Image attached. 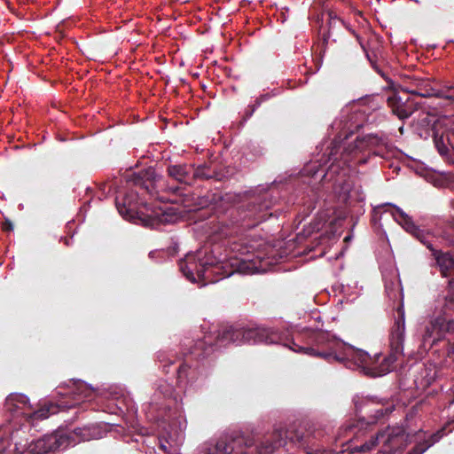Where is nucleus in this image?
Returning <instances> with one entry per match:
<instances>
[{"instance_id":"1","label":"nucleus","mask_w":454,"mask_h":454,"mask_svg":"<svg viewBox=\"0 0 454 454\" xmlns=\"http://www.w3.org/2000/svg\"><path fill=\"white\" fill-rule=\"evenodd\" d=\"M404 333V309L403 306H399L389 334L390 353L380 364V355L371 356L364 350L346 348L342 342L322 331H305L301 336L307 339V346H301L293 341V346L290 348L295 352L304 353L328 362L348 360L360 367L364 374L379 377L392 371L395 363L403 355Z\"/></svg>"},{"instance_id":"2","label":"nucleus","mask_w":454,"mask_h":454,"mask_svg":"<svg viewBox=\"0 0 454 454\" xmlns=\"http://www.w3.org/2000/svg\"><path fill=\"white\" fill-rule=\"evenodd\" d=\"M277 340V333L270 328L225 325L196 340L191 348V354L200 360L213 354L216 348L231 342L274 343Z\"/></svg>"},{"instance_id":"3","label":"nucleus","mask_w":454,"mask_h":454,"mask_svg":"<svg viewBox=\"0 0 454 454\" xmlns=\"http://www.w3.org/2000/svg\"><path fill=\"white\" fill-rule=\"evenodd\" d=\"M269 198L270 195L264 193L247 204L230 209L231 223H224L227 230H222L223 234L225 236L239 235L266 221L272 215V213L269 211L270 208Z\"/></svg>"},{"instance_id":"4","label":"nucleus","mask_w":454,"mask_h":454,"mask_svg":"<svg viewBox=\"0 0 454 454\" xmlns=\"http://www.w3.org/2000/svg\"><path fill=\"white\" fill-rule=\"evenodd\" d=\"M57 394L62 396L56 403H49L30 414L33 420L44 419L60 410L74 408L93 399L95 393L85 382L70 381L67 386L58 387Z\"/></svg>"},{"instance_id":"5","label":"nucleus","mask_w":454,"mask_h":454,"mask_svg":"<svg viewBox=\"0 0 454 454\" xmlns=\"http://www.w3.org/2000/svg\"><path fill=\"white\" fill-rule=\"evenodd\" d=\"M326 22H322L318 27V35L320 38V53H324L331 45L342 43L344 40L345 30H349L357 39L361 47L365 51V47L358 35L348 28L345 21L339 17L337 12L329 10L326 12Z\"/></svg>"},{"instance_id":"6","label":"nucleus","mask_w":454,"mask_h":454,"mask_svg":"<svg viewBox=\"0 0 454 454\" xmlns=\"http://www.w3.org/2000/svg\"><path fill=\"white\" fill-rule=\"evenodd\" d=\"M402 90L420 98L435 97L454 103V85L442 90L434 88V82L419 74L405 75L403 80Z\"/></svg>"},{"instance_id":"7","label":"nucleus","mask_w":454,"mask_h":454,"mask_svg":"<svg viewBox=\"0 0 454 454\" xmlns=\"http://www.w3.org/2000/svg\"><path fill=\"white\" fill-rule=\"evenodd\" d=\"M179 268L184 276L192 282L196 280V277L205 281L216 282L223 265L194 254H188L184 261L180 262Z\"/></svg>"},{"instance_id":"8","label":"nucleus","mask_w":454,"mask_h":454,"mask_svg":"<svg viewBox=\"0 0 454 454\" xmlns=\"http://www.w3.org/2000/svg\"><path fill=\"white\" fill-rule=\"evenodd\" d=\"M253 443L243 435L233 433L222 436L215 444L217 451L223 454H249L244 451V448H250Z\"/></svg>"},{"instance_id":"9","label":"nucleus","mask_w":454,"mask_h":454,"mask_svg":"<svg viewBox=\"0 0 454 454\" xmlns=\"http://www.w3.org/2000/svg\"><path fill=\"white\" fill-rule=\"evenodd\" d=\"M434 142L441 155L454 153V124L448 126L437 122L434 125Z\"/></svg>"},{"instance_id":"10","label":"nucleus","mask_w":454,"mask_h":454,"mask_svg":"<svg viewBox=\"0 0 454 454\" xmlns=\"http://www.w3.org/2000/svg\"><path fill=\"white\" fill-rule=\"evenodd\" d=\"M232 175L231 170L229 168H215L211 164H200L195 166L192 164V184L196 181H224L231 177Z\"/></svg>"},{"instance_id":"11","label":"nucleus","mask_w":454,"mask_h":454,"mask_svg":"<svg viewBox=\"0 0 454 454\" xmlns=\"http://www.w3.org/2000/svg\"><path fill=\"white\" fill-rule=\"evenodd\" d=\"M231 270H227L223 265L220 274H218L219 280L231 276L234 272L241 274H253L258 271L259 265L256 261L250 258H233L230 262Z\"/></svg>"},{"instance_id":"12","label":"nucleus","mask_w":454,"mask_h":454,"mask_svg":"<svg viewBox=\"0 0 454 454\" xmlns=\"http://www.w3.org/2000/svg\"><path fill=\"white\" fill-rule=\"evenodd\" d=\"M387 144V137L369 134L364 137H357L351 152L354 150L362 151L364 149H370L373 150L375 155L382 156L386 151Z\"/></svg>"},{"instance_id":"13","label":"nucleus","mask_w":454,"mask_h":454,"mask_svg":"<svg viewBox=\"0 0 454 454\" xmlns=\"http://www.w3.org/2000/svg\"><path fill=\"white\" fill-rule=\"evenodd\" d=\"M156 173L153 168L134 172L128 176L127 181L135 186L145 190L148 194L153 195L155 192Z\"/></svg>"},{"instance_id":"14","label":"nucleus","mask_w":454,"mask_h":454,"mask_svg":"<svg viewBox=\"0 0 454 454\" xmlns=\"http://www.w3.org/2000/svg\"><path fill=\"white\" fill-rule=\"evenodd\" d=\"M283 433L275 427L270 434L264 435L261 442L256 445L257 454H273L277 450L285 446Z\"/></svg>"},{"instance_id":"15","label":"nucleus","mask_w":454,"mask_h":454,"mask_svg":"<svg viewBox=\"0 0 454 454\" xmlns=\"http://www.w3.org/2000/svg\"><path fill=\"white\" fill-rule=\"evenodd\" d=\"M192 164H173L167 168V173L169 177L180 184L186 185L192 184Z\"/></svg>"},{"instance_id":"16","label":"nucleus","mask_w":454,"mask_h":454,"mask_svg":"<svg viewBox=\"0 0 454 454\" xmlns=\"http://www.w3.org/2000/svg\"><path fill=\"white\" fill-rule=\"evenodd\" d=\"M436 264L439 267L441 274L443 277H454V255L449 252H442L441 250H434V254ZM454 284V278L450 280V285Z\"/></svg>"},{"instance_id":"17","label":"nucleus","mask_w":454,"mask_h":454,"mask_svg":"<svg viewBox=\"0 0 454 454\" xmlns=\"http://www.w3.org/2000/svg\"><path fill=\"white\" fill-rule=\"evenodd\" d=\"M334 191L340 202L350 205L353 202V184L349 179L338 178L335 182Z\"/></svg>"},{"instance_id":"18","label":"nucleus","mask_w":454,"mask_h":454,"mask_svg":"<svg viewBox=\"0 0 454 454\" xmlns=\"http://www.w3.org/2000/svg\"><path fill=\"white\" fill-rule=\"evenodd\" d=\"M28 398L23 394H10L4 403V408L7 411L15 414L19 411H23L28 405Z\"/></svg>"},{"instance_id":"19","label":"nucleus","mask_w":454,"mask_h":454,"mask_svg":"<svg viewBox=\"0 0 454 454\" xmlns=\"http://www.w3.org/2000/svg\"><path fill=\"white\" fill-rule=\"evenodd\" d=\"M387 104L393 114L397 116L399 120H404L403 111L405 110L407 106V97L403 98L396 92H392L391 95L387 98Z\"/></svg>"},{"instance_id":"20","label":"nucleus","mask_w":454,"mask_h":454,"mask_svg":"<svg viewBox=\"0 0 454 454\" xmlns=\"http://www.w3.org/2000/svg\"><path fill=\"white\" fill-rule=\"evenodd\" d=\"M277 429H279V431L283 433V438L286 440L285 445H286L287 442H301L303 439V432L300 431L295 425L277 427Z\"/></svg>"},{"instance_id":"21","label":"nucleus","mask_w":454,"mask_h":454,"mask_svg":"<svg viewBox=\"0 0 454 454\" xmlns=\"http://www.w3.org/2000/svg\"><path fill=\"white\" fill-rule=\"evenodd\" d=\"M443 432L444 428L433 434L428 440L417 443L413 448L414 454L424 453L429 447H431L442 437V435L444 434Z\"/></svg>"},{"instance_id":"22","label":"nucleus","mask_w":454,"mask_h":454,"mask_svg":"<svg viewBox=\"0 0 454 454\" xmlns=\"http://www.w3.org/2000/svg\"><path fill=\"white\" fill-rule=\"evenodd\" d=\"M395 210L399 215L400 223L406 230V231H408L411 235H413L419 227H418L413 223L411 218L406 213H404L402 209H400L399 207H395Z\"/></svg>"},{"instance_id":"23","label":"nucleus","mask_w":454,"mask_h":454,"mask_svg":"<svg viewBox=\"0 0 454 454\" xmlns=\"http://www.w3.org/2000/svg\"><path fill=\"white\" fill-rule=\"evenodd\" d=\"M185 356V360L184 362H183L177 368L176 370V374H177V380L178 382H182L183 380H184L186 378H187V375H188V371L189 369L191 368V365L188 364V360L189 358H191L192 360L194 359L198 362H200L202 361L203 359H200V360H198L196 359L193 356H192L191 354V349L189 350V352L187 354H184Z\"/></svg>"},{"instance_id":"24","label":"nucleus","mask_w":454,"mask_h":454,"mask_svg":"<svg viewBox=\"0 0 454 454\" xmlns=\"http://www.w3.org/2000/svg\"><path fill=\"white\" fill-rule=\"evenodd\" d=\"M412 236L425 245L432 252V255L434 254L435 249L433 247V237L429 232L419 228Z\"/></svg>"},{"instance_id":"25","label":"nucleus","mask_w":454,"mask_h":454,"mask_svg":"<svg viewBox=\"0 0 454 454\" xmlns=\"http://www.w3.org/2000/svg\"><path fill=\"white\" fill-rule=\"evenodd\" d=\"M434 329L435 326L434 324H430L429 325L426 326L425 332L422 336V344L424 347L428 345L429 348H432L439 340V338H433Z\"/></svg>"},{"instance_id":"26","label":"nucleus","mask_w":454,"mask_h":454,"mask_svg":"<svg viewBox=\"0 0 454 454\" xmlns=\"http://www.w3.org/2000/svg\"><path fill=\"white\" fill-rule=\"evenodd\" d=\"M405 110L403 111L404 115V120L408 119L414 114L416 111L422 108V104L419 101H417L415 98H411L407 97V104Z\"/></svg>"},{"instance_id":"27","label":"nucleus","mask_w":454,"mask_h":454,"mask_svg":"<svg viewBox=\"0 0 454 454\" xmlns=\"http://www.w3.org/2000/svg\"><path fill=\"white\" fill-rule=\"evenodd\" d=\"M395 409L393 404L382 405L380 408L373 411V420L372 422H376L381 419H384L386 416H388Z\"/></svg>"},{"instance_id":"28","label":"nucleus","mask_w":454,"mask_h":454,"mask_svg":"<svg viewBox=\"0 0 454 454\" xmlns=\"http://www.w3.org/2000/svg\"><path fill=\"white\" fill-rule=\"evenodd\" d=\"M123 200V203L121 204L118 199H116L115 204L119 213L125 218H127L128 216L132 217L133 209L130 207V204L129 203V206H127L126 199H124Z\"/></svg>"},{"instance_id":"29","label":"nucleus","mask_w":454,"mask_h":454,"mask_svg":"<svg viewBox=\"0 0 454 454\" xmlns=\"http://www.w3.org/2000/svg\"><path fill=\"white\" fill-rule=\"evenodd\" d=\"M157 359L160 363L163 364V370L166 373L168 372L167 367H169L171 364L175 363V360L172 359L166 352L160 351L157 355Z\"/></svg>"},{"instance_id":"30","label":"nucleus","mask_w":454,"mask_h":454,"mask_svg":"<svg viewBox=\"0 0 454 454\" xmlns=\"http://www.w3.org/2000/svg\"><path fill=\"white\" fill-rule=\"evenodd\" d=\"M260 106V100L256 99L254 105H250L247 106L244 113L243 119L246 121L249 119L254 113L255 109Z\"/></svg>"},{"instance_id":"31","label":"nucleus","mask_w":454,"mask_h":454,"mask_svg":"<svg viewBox=\"0 0 454 454\" xmlns=\"http://www.w3.org/2000/svg\"><path fill=\"white\" fill-rule=\"evenodd\" d=\"M2 230L4 231H13V224L9 219H5L4 222L2 223Z\"/></svg>"},{"instance_id":"32","label":"nucleus","mask_w":454,"mask_h":454,"mask_svg":"<svg viewBox=\"0 0 454 454\" xmlns=\"http://www.w3.org/2000/svg\"><path fill=\"white\" fill-rule=\"evenodd\" d=\"M168 190L170 191L172 193L177 194L180 191L179 186H169L168 187Z\"/></svg>"},{"instance_id":"33","label":"nucleus","mask_w":454,"mask_h":454,"mask_svg":"<svg viewBox=\"0 0 454 454\" xmlns=\"http://www.w3.org/2000/svg\"><path fill=\"white\" fill-rule=\"evenodd\" d=\"M366 56L368 58L369 61L371 62V64L372 65V67H374V69L377 70L380 73V70L376 67L374 61L372 59V58H371V56H370V54L368 52H366Z\"/></svg>"},{"instance_id":"34","label":"nucleus","mask_w":454,"mask_h":454,"mask_svg":"<svg viewBox=\"0 0 454 454\" xmlns=\"http://www.w3.org/2000/svg\"><path fill=\"white\" fill-rule=\"evenodd\" d=\"M168 219L167 218V216H165L164 215H162V217L160 218V222H168Z\"/></svg>"},{"instance_id":"35","label":"nucleus","mask_w":454,"mask_h":454,"mask_svg":"<svg viewBox=\"0 0 454 454\" xmlns=\"http://www.w3.org/2000/svg\"><path fill=\"white\" fill-rule=\"evenodd\" d=\"M356 200H363L364 198L361 196V194H357V198Z\"/></svg>"}]
</instances>
